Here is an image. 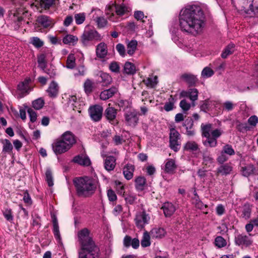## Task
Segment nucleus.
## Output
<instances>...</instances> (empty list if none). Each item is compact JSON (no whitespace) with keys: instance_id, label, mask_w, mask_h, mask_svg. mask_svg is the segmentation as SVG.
Returning <instances> with one entry per match:
<instances>
[{"instance_id":"f257e3e1","label":"nucleus","mask_w":258,"mask_h":258,"mask_svg":"<svg viewBox=\"0 0 258 258\" xmlns=\"http://www.w3.org/2000/svg\"><path fill=\"white\" fill-rule=\"evenodd\" d=\"M181 29L196 36L200 34L205 26V15L201 8L192 5L182 10L179 15Z\"/></svg>"},{"instance_id":"f03ea898","label":"nucleus","mask_w":258,"mask_h":258,"mask_svg":"<svg viewBox=\"0 0 258 258\" xmlns=\"http://www.w3.org/2000/svg\"><path fill=\"white\" fill-rule=\"evenodd\" d=\"M78 241L80 248L79 258H100V250L96 244L88 229L85 228L78 232Z\"/></svg>"},{"instance_id":"7ed1b4c3","label":"nucleus","mask_w":258,"mask_h":258,"mask_svg":"<svg viewBox=\"0 0 258 258\" xmlns=\"http://www.w3.org/2000/svg\"><path fill=\"white\" fill-rule=\"evenodd\" d=\"M73 183L76 194L79 197H90L97 188L96 180L89 176L76 177L73 180Z\"/></svg>"},{"instance_id":"20e7f679","label":"nucleus","mask_w":258,"mask_h":258,"mask_svg":"<svg viewBox=\"0 0 258 258\" xmlns=\"http://www.w3.org/2000/svg\"><path fill=\"white\" fill-rule=\"evenodd\" d=\"M150 219V214L143 209L142 211L137 212L136 214L135 218L136 225L139 229H142L144 228L146 225L149 223Z\"/></svg>"},{"instance_id":"39448f33","label":"nucleus","mask_w":258,"mask_h":258,"mask_svg":"<svg viewBox=\"0 0 258 258\" xmlns=\"http://www.w3.org/2000/svg\"><path fill=\"white\" fill-rule=\"evenodd\" d=\"M101 36L98 32L95 30H85L81 36V41L86 45L90 41L100 40Z\"/></svg>"},{"instance_id":"423d86ee","label":"nucleus","mask_w":258,"mask_h":258,"mask_svg":"<svg viewBox=\"0 0 258 258\" xmlns=\"http://www.w3.org/2000/svg\"><path fill=\"white\" fill-rule=\"evenodd\" d=\"M180 139V134L174 128L170 130L169 144L170 147L174 151L177 152L180 148V143L178 140Z\"/></svg>"},{"instance_id":"0eeeda50","label":"nucleus","mask_w":258,"mask_h":258,"mask_svg":"<svg viewBox=\"0 0 258 258\" xmlns=\"http://www.w3.org/2000/svg\"><path fill=\"white\" fill-rule=\"evenodd\" d=\"M103 107L99 105H95L89 107L88 111L91 118L94 121H99L102 117Z\"/></svg>"},{"instance_id":"6e6552de","label":"nucleus","mask_w":258,"mask_h":258,"mask_svg":"<svg viewBox=\"0 0 258 258\" xmlns=\"http://www.w3.org/2000/svg\"><path fill=\"white\" fill-rule=\"evenodd\" d=\"M138 115V113L135 110H130L125 112L124 118L126 123L132 127L136 126L139 121Z\"/></svg>"},{"instance_id":"1a4fd4ad","label":"nucleus","mask_w":258,"mask_h":258,"mask_svg":"<svg viewBox=\"0 0 258 258\" xmlns=\"http://www.w3.org/2000/svg\"><path fill=\"white\" fill-rule=\"evenodd\" d=\"M53 151L56 154H61L68 151L70 148L61 139L56 140L52 144Z\"/></svg>"},{"instance_id":"9d476101","label":"nucleus","mask_w":258,"mask_h":258,"mask_svg":"<svg viewBox=\"0 0 258 258\" xmlns=\"http://www.w3.org/2000/svg\"><path fill=\"white\" fill-rule=\"evenodd\" d=\"M234 241L238 246L243 245L246 247L251 245L253 242L252 240L248 236L243 234H239L236 236Z\"/></svg>"},{"instance_id":"9b49d317","label":"nucleus","mask_w":258,"mask_h":258,"mask_svg":"<svg viewBox=\"0 0 258 258\" xmlns=\"http://www.w3.org/2000/svg\"><path fill=\"white\" fill-rule=\"evenodd\" d=\"M118 91V88L115 86L104 90L100 94V99L102 100H107L116 94Z\"/></svg>"},{"instance_id":"f8f14e48","label":"nucleus","mask_w":258,"mask_h":258,"mask_svg":"<svg viewBox=\"0 0 258 258\" xmlns=\"http://www.w3.org/2000/svg\"><path fill=\"white\" fill-rule=\"evenodd\" d=\"M60 139L69 146L70 149L76 143L75 136L70 131H67L63 133Z\"/></svg>"},{"instance_id":"ddd939ff","label":"nucleus","mask_w":258,"mask_h":258,"mask_svg":"<svg viewBox=\"0 0 258 258\" xmlns=\"http://www.w3.org/2000/svg\"><path fill=\"white\" fill-rule=\"evenodd\" d=\"M180 78L189 87L195 86L198 82L197 76L190 73H184L180 76Z\"/></svg>"},{"instance_id":"4468645a","label":"nucleus","mask_w":258,"mask_h":258,"mask_svg":"<svg viewBox=\"0 0 258 258\" xmlns=\"http://www.w3.org/2000/svg\"><path fill=\"white\" fill-rule=\"evenodd\" d=\"M242 175L245 177H248L251 175H258V168L252 164H248L247 166L242 167L241 168Z\"/></svg>"},{"instance_id":"2eb2a0df","label":"nucleus","mask_w":258,"mask_h":258,"mask_svg":"<svg viewBox=\"0 0 258 258\" xmlns=\"http://www.w3.org/2000/svg\"><path fill=\"white\" fill-rule=\"evenodd\" d=\"M97 76L98 77L97 81L99 83L101 84L102 86H107L112 82V78L106 73L101 72Z\"/></svg>"},{"instance_id":"dca6fc26","label":"nucleus","mask_w":258,"mask_h":258,"mask_svg":"<svg viewBox=\"0 0 258 258\" xmlns=\"http://www.w3.org/2000/svg\"><path fill=\"white\" fill-rule=\"evenodd\" d=\"M117 114V110L112 107H108L105 110L104 116L112 124L115 123Z\"/></svg>"},{"instance_id":"f3484780","label":"nucleus","mask_w":258,"mask_h":258,"mask_svg":"<svg viewBox=\"0 0 258 258\" xmlns=\"http://www.w3.org/2000/svg\"><path fill=\"white\" fill-rule=\"evenodd\" d=\"M244 11L246 13L251 15H258V0H252V3L248 5V7L243 6Z\"/></svg>"},{"instance_id":"a211bd4d","label":"nucleus","mask_w":258,"mask_h":258,"mask_svg":"<svg viewBox=\"0 0 258 258\" xmlns=\"http://www.w3.org/2000/svg\"><path fill=\"white\" fill-rule=\"evenodd\" d=\"M104 168L108 171L113 170L116 165V158L113 156H108L104 160Z\"/></svg>"},{"instance_id":"6ab92c4d","label":"nucleus","mask_w":258,"mask_h":258,"mask_svg":"<svg viewBox=\"0 0 258 258\" xmlns=\"http://www.w3.org/2000/svg\"><path fill=\"white\" fill-rule=\"evenodd\" d=\"M37 23L44 28H48L52 26L51 19L48 16L41 15L37 19Z\"/></svg>"},{"instance_id":"aec40b11","label":"nucleus","mask_w":258,"mask_h":258,"mask_svg":"<svg viewBox=\"0 0 258 258\" xmlns=\"http://www.w3.org/2000/svg\"><path fill=\"white\" fill-rule=\"evenodd\" d=\"M96 53L97 57L99 58H104L107 54L106 44L104 42L99 43L96 47Z\"/></svg>"},{"instance_id":"412c9836","label":"nucleus","mask_w":258,"mask_h":258,"mask_svg":"<svg viewBox=\"0 0 258 258\" xmlns=\"http://www.w3.org/2000/svg\"><path fill=\"white\" fill-rule=\"evenodd\" d=\"M233 169L230 163L222 164L217 168V175H227L230 174Z\"/></svg>"},{"instance_id":"4be33fe9","label":"nucleus","mask_w":258,"mask_h":258,"mask_svg":"<svg viewBox=\"0 0 258 258\" xmlns=\"http://www.w3.org/2000/svg\"><path fill=\"white\" fill-rule=\"evenodd\" d=\"M162 209L166 217H170L175 212V208L171 203H165Z\"/></svg>"},{"instance_id":"5701e85b","label":"nucleus","mask_w":258,"mask_h":258,"mask_svg":"<svg viewBox=\"0 0 258 258\" xmlns=\"http://www.w3.org/2000/svg\"><path fill=\"white\" fill-rule=\"evenodd\" d=\"M73 161L81 165L87 166L90 165L91 164L89 157L87 156H83L82 155L76 156L74 158Z\"/></svg>"},{"instance_id":"b1692460","label":"nucleus","mask_w":258,"mask_h":258,"mask_svg":"<svg viewBox=\"0 0 258 258\" xmlns=\"http://www.w3.org/2000/svg\"><path fill=\"white\" fill-rule=\"evenodd\" d=\"M47 92L49 97L52 98L55 97L58 93V86L57 84L54 81L51 82L47 90Z\"/></svg>"},{"instance_id":"393cba45","label":"nucleus","mask_w":258,"mask_h":258,"mask_svg":"<svg viewBox=\"0 0 258 258\" xmlns=\"http://www.w3.org/2000/svg\"><path fill=\"white\" fill-rule=\"evenodd\" d=\"M177 168L175 161L173 159H168L165 165V171L168 173H173Z\"/></svg>"},{"instance_id":"a878e982","label":"nucleus","mask_w":258,"mask_h":258,"mask_svg":"<svg viewBox=\"0 0 258 258\" xmlns=\"http://www.w3.org/2000/svg\"><path fill=\"white\" fill-rule=\"evenodd\" d=\"M153 238H161L164 236L165 231L162 228H153L149 233Z\"/></svg>"},{"instance_id":"bb28decb","label":"nucleus","mask_w":258,"mask_h":258,"mask_svg":"<svg viewBox=\"0 0 258 258\" xmlns=\"http://www.w3.org/2000/svg\"><path fill=\"white\" fill-rule=\"evenodd\" d=\"M134 169V166L130 164H127L124 167L123 170V173L125 178L127 180H130L133 178Z\"/></svg>"},{"instance_id":"cd10ccee","label":"nucleus","mask_w":258,"mask_h":258,"mask_svg":"<svg viewBox=\"0 0 258 258\" xmlns=\"http://www.w3.org/2000/svg\"><path fill=\"white\" fill-rule=\"evenodd\" d=\"M138 42L136 40H132L127 44V53L130 55H133L137 48Z\"/></svg>"},{"instance_id":"c85d7f7f","label":"nucleus","mask_w":258,"mask_h":258,"mask_svg":"<svg viewBox=\"0 0 258 258\" xmlns=\"http://www.w3.org/2000/svg\"><path fill=\"white\" fill-rule=\"evenodd\" d=\"M124 73L127 75H133L136 73V67L135 65L128 61L125 63L123 69Z\"/></svg>"},{"instance_id":"c756f323","label":"nucleus","mask_w":258,"mask_h":258,"mask_svg":"<svg viewBox=\"0 0 258 258\" xmlns=\"http://www.w3.org/2000/svg\"><path fill=\"white\" fill-rule=\"evenodd\" d=\"M251 208L248 203H245L242 208L241 216L243 218L247 220L250 217Z\"/></svg>"},{"instance_id":"7c9ffc66","label":"nucleus","mask_w":258,"mask_h":258,"mask_svg":"<svg viewBox=\"0 0 258 258\" xmlns=\"http://www.w3.org/2000/svg\"><path fill=\"white\" fill-rule=\"evenodd\" d=\"M212 124L211 123L203 124H201V130L202 136L206 137L209 138L210 136V132H212Z\"/></svg>"},{"instance_id":"2f4dec72","label":"nucleus","mask_w":258,"mask_h":258,"mask_svg":"<svg viewBox=\"0 0 258 258\" xmlns=\"http://www.w3.org/2000/svg\"><path fill=\"white\" fill-rule=\"evenodd\" d=\"M125 7L122 5H112L109 6L108 11L110 12H112L115 9V12L118 15L121 16L125 13Z\"/></svg>"},{"instance_id":"473e14b6","label":"nucleus","mask_w":258,"mask_h":258,"mask_svg":"<svg viewBox=\"0 0 258 258\" xmlns=\"http://www.w3.org/2000/svg\"><path fill=\"white\" fill-rule=\"evenodd\" d=\"M146 183V179L144 177L139 176L135 179L136 187L138 190H143Z\"/></svg>"},{"instance_id":"72a5a7b5","label":"nucleus","mask_w":258,"mask_h":258,"mask_svg":"<svg viewBox=\"0 0 258 258\" xmlns=\"http://www.w3.org/2000/svg\"><path fill=\"white\" fill-rule=\"evenodd\" d=\"M235 50V45L233 43H230L225 48L222 53L221 57L223 58H226L228 55L231 54Z\"/></svg>"},{"instance_id":"f704fd0d","label":"nucleus","mask_w":258,"mask_h":258,"mask_svg":"<svg viewBox=\"0 0 258 258\" xmlns=\"http://www.w3.org/2000/svg\"><path fill=\"white\" fill-rule=\"evenodd\" d=\"M184 149L186 151H196L199 150V146L195 142L189 141L184 145Z\"/></svg>"},{"instance_id":"c9c22d12","label":"nucleus","mask_w":258,"mask_h":258,"mask_svg":"<svg viewBox=\"0 0 258 258\" xmlns=\"http://www.w3.org/2000/svg\"><path fill=\"white\" fill-rule=\"evenodd\" d=\"M46 56L45 54H41L38 56V63L39 64V66L40 68L44 71L45 73H46L48 74H49V73L47 72H46L45 69L46 67V62L45 60Z\"/></svg>"},{"instance_id":"e433bc0d","label":"nucleus","mask_w":258,"mask_h":258,"mask_svg":"<svg viewBox=\"0 0 258 258\" xmlns=\"http://www.w3.org/2000/svg\"><path fill=\"white\" fill-rule=\"evenodd\" d=\"M150 234L146 231L143 234V238L141 240V245L143 247H146L150 245Z\"/></svg>"},{"instance_id":"4c0bfd02","label":"nucleus","mask_w":258,"mask_h":258,"mask_svg":"<svg viewBox=\"0 0 258 258\" xmlns=\"http://www.w3.org/2000/svg\"><path fill=\"white\" fill-rule=\"evenodd\" d=\"M75 57L73 54H70L67 58L66 67L72 69L75 67Z\"/></svg>"},{"instance_id":"58836bf2","label":"nucleus","mask_w":258,"mask_h":258,"mask_svg":"<svg viewBox=\"0 0 258 258\" xmlns=\"http://www.w3.org/2000/svg\"><path fill=\"white\" fill-rule=\"evenodd\" d=\"M78 38L72 35H66L62 40L64 44H73L76 43L78 41Z\"/></svg>"},{"instance_id":"ea45409f","label":"nucleus","mask_w":258,"mask_h":258,"mask_svg":"<svg viewBox=\"0 0 258 258\" xmlns=\"http://www.w3.org/2000/svg\"><path fill=\"white\" fill-rule=\"evenodd\" d=\"M252 82L250 87L248 86L247 89L252 88L255 87H258V64L255 67V72H254L252 78Z\"/></svg>"},{"instance_id":"a19ab883","label":"nucleus","mask_w":258,"mask_h":258,"mask_svg":"<svg viewBox=\"0 0 258 258\" xmlns=\"http://www.w3.org/2000/svg\"><path fill=\"white\" fill-rule=\"evenodd\" d=\"M215 103V101H210L209 99L205 100L200 106L201 110L207 112L210 110V104H213L214 105Z\"/></svg>"},{"instance_id":"79ce46f5","label":"nucleus","mask_w":258,"mask_h":258,"mask_svg":"<svg viewBox=\"0 0 258 258\" xmlns=\"http://www.w3.org/2000/svg\"><path fill=\"white\" fill-rule=\"evenodd\" d=\"M3 151L5 153H10L13 150V146L11 142L8 140L5 139L3 142Z\"/></svg>"},{"instance_id":"37998d69","label":"nucleus","mask_w":258,"mask_h":258,"mask_svg":"<svg viewBox=\"0 0 258 258\" xmlns=\"http://www.w3.org/2000/svg\"><path fill=\"white\" fill-rule=\"evenodd\" d=\"M215 244L217 247L221 248L226 246L227 242L226 240L223 237L219 236L215 238Z\"/></svg>"},{"instance_id":"c03bdc74","label":"nucleus","mask_w":258,"mask_h":258,"mask_svg":"<svg viewBox=\"0 0 258 258\" xmlns=\"http://www.w3.org/2000/svg\"><path fill=\"white\" fill-rule=\"evenodd\" d=\"M44 104V101L42 98H38L32 102V106L37 110L41 109Z\"/></svg>"},{"instance_id":"a18cd8bd","label":"nucleus","mask_w":258,"mask_h":258,"mask_svg":"<svg viewBox=\"0 0 258 258\" xmlns=\"http://www.w3.org/2000/svg\"><path fill=\"white\" fill-rule=\"evenodd\" d=\"M214 74V72L210 68L205 67L202 71L201 75L205 78L211 77Z\"/></svg>"},{"instance_id":"49530a36","label":"nucleus","mask_w":258,"mask_h":258,"mask_svg":"<svg viewBox=\"0 0 258 258\" xmlns=\"http://www.w3.org/2000/svg\"><path fill=\"white\" fill-rule=\"evenodd\" d=\"M124 199L126 204L133 205L137 199L136 196L133 194H125Z\"/></svg>"},{"instance_id":"de8ad7c7","label":"nucleus","mask_w":258,"mask_h":258,"mask_svg":"<svg viewBox=\"0 0 258 258\" xmlns=\"http://www.w3.org/2000/svg\"><path fill=\"white\" fill-rule=\"evenodd\" d=\"M84 90L86 93H90L93 90V83L90 79H87L84 84Z\"/></svg>"},{"instance_id":"09e8293b","label":"nucleus","mask_w":258,"mask_h":258,"mask_svg":"<svg viewBox=\"0 0 258 258\" xmlns=\"http://www.w3.org/2000/svg\"><path fill=\"white\" fill-rule=\"evenodd\" d=\"M74 18L77 24L80 25L85 21L86 16L84 13H82L75 14Z\"/></svg>"},{"instance_id":"8fccbe9b","label":"nucleus","mask_w":258,"mask_h":258,"mask_svg":"<svg viewBox=\"0 0 258 258\" xmlns=\"http://www.w3.org/2000/svg\"><path fill=\"white\" fill-rule=\"evenodd\" d=\"M189 99L193 102L198 99V91L197 89L192 88L189 89Z\"/></svg>"},{"instance_id":"3c124183","label":"nucleus","mask_w":258,"mask_h":258,"mask_svg":"<svg viewBox=\"0 0 258 258\" xmlns=\"http://www.w3.org/2000/svg\"><path fill=\"white\" fill-rule=\"evenodd\" d=\"M109 70L113 73H119L120 72V67L118 63L116 61L111 62L109 66Z\"/></svg>"},{"instance_id":"603ef678","label":"nucleus","mask_w":258,"mask_h":258,"mask_svg":"<svg viewBox=\"0 0 258 258\" xmlns=\"http://www.w3.org/2000/svg\"><path fill=\"white\" fill-rule=\"evenodd\" d=\"M29 82L28 81H25L19 83L18 85V89L22 93H28Z\"/></svg>"},{"instance_id":"864d4df0","label":"nucleus","mask_w":258,"mask_h":258,"mask_svg":"<svg viewBox=\"0 0 258 258\" xmlns=\"http://www.w3.org/2000/svg\"><path fill=\"white\" fill-rule=\"evenodd\" d=\"M222 152L230 156L234 155L235 154V151L232 148L231 145L229 144H226L223 146Z\"/></svg>"},{"instance_id":"5fc2aeb1","label":"nucleus","mask_w":258,"mask_h":258,"mask_svg":"<svg viewBox=\"0 0 258 258\" xmlns=\"http://www.w3.org/2000/svg\"><path fill=\"white\" fill-rule=\"evenodd\" d=\"M3 214L5 218L9 221L12 222L13 220V216L11 209H6L3 211Z\"/></svg>"},{"instance_id":"6e6d98bb","label":"nucleus","mask_w":258,"mask_h":258,"mask_svg":"<svg viewBox=\"0 0 258 258\" xmlns=\"http://www.w3.org/2000/svg\"><path fill=\"white\" fill-rule=\"evenodd\" d=\"M46 180L49 186H51L53 185V178L52 172L50 170L48 169L45 172Z\"/></svg>"},{"instance_id":"4d7b16f0","label":"nucleus","mask_w":258,"mask_h":258,"mask_svg":"<svg viewBox=\"0 0 258 258\" xmlns=\"http://www.w3.org/2000/svg\"><path fill=\"white\" fill-rule=\"evenodd\" d=\"M31 43L37 48L41 47L43 45V42L37 37L32 38Z\"/></svg>"},{"instance_id":"13d9d810","label":"nucleus","mask_w":258,"mask_h":258,"mask_svg":"<svg viewBox=\"0 0 258 258\" xmlns=\"http://www.w3.org/2000/svg\"><path fill=\"white\" fill-rule=\"evenodd\" d=\"M98 27L101 28L105 27L107 23V20L102 17H97L96 20Z\"/></svg>"},{"instance_id":"bf43d9fd","label":"nucleus","mask_w":258,"mask_h":258,"mask_svg":"<svg viewBox=\"0 0 258 258\" xmlns=\"http://www.w3.org/2000/svg\"><path fill=\"white\" fill-rule=\"evenodd\" d=\"M77 98L76 96H70L68 98V104L70 106L73 110H75V107H77L75 103L77 102Z\"/></svg>"},{"instance_id":"052dcab7","label":"nucleus","mask_w":258,"mask_h":258,"mask_svg":"<svg viewBox=\"0 0 258 258\" xmlns=\"http://www.w3.org/2000/svg\"><path fill=\"white\" fill-rule=\"evenodd\" d=\"M116 49L120 56L124 57L125 55L126 52L125 47L122 44H117L116 46Z\"/></svg>"},{"instance_id":"680f3d73","label":"nucleus","mask_w":258,"mask_h":258,"mask_svg":"<svg viewBox=\"0 0 258 258\" xmlns=\"http://www.w3.org/2000/svg\"><path fill=\"white\" fill-rule=\"evenodd\" d=\"M27 112L29 114L30 121L32 122H35L37 119V114L35 111L32 108H28L27 109Z\"/></svg>"},{"instance_id":"e2e57ef3","label":"nucleus","mask_w":258,"mask_h":258,"mask_svg":"<svg viewBox=\"0 0 258 258\" xmlns=\"http://www.w3.org/2000/svg\"><path fill=\"white\" fill-rule=\"evenodd\" d=\"M179 106L184 111H188L191 107L190 104L187 103L185 99H183L180 101Z\"/></svg>"},{"instance_id":"0e129e2a","label":"nucleus","mask_w":258,"mask_h":258,"mask_svg":"<svg viewBox=\"0 0 258 258\" xmlns=\"http://www.w3.org/2000/svg\"><path fill=\"white\" fill-rule=\"evenodd\" d=\"M107 196L110 202H115L117 200V196L112 189H109L107 190Z\"/></svg>"},{"instance_id":"69168bd1","label":"nucleus","mask_w":258,"mask_h":258,"mask_svg":"<svg viewBox=\"0 0 258 258\" xmlns=\"http://www.w3.org/2000/svg\"><path fill=\"white\" fill-rule=\"evenodd\" d=\"M207 138L206 142L208 144L209 146L210 147H215L217 145V141L216 139L214 138H212L211 136H209V138Z\"/></svg>"},{"instance_id":"338daca9","label":"nucleus","mask_w":258,"mask_h":258,"mask_svg":"<svg viewBox=\"0 0 258 258\" xmlns=\"http://www.w3.org/2000/svg\"><path fill=\"white\" fill-rule=\"evenodd\" d=\"M248 122L251 126H255L258 122V117L256 115H252L248 118Z\"/></svg>"},{"instance_id":"774afa93","label":"nucleus","mask_w":258,"mask_h":258,"mask_svg":"<svg viewBox=\"0 0 258 258\" xmlns=\"http://www.w3.org/2000/svg\"><path fill=\"white\" fill-rule=\"evenodd\" d=\"M23 200L28 205H31L32 204V200L27 190H26L24 193Z\"/></svg>"}]
</instances>
